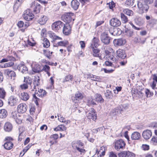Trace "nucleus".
Segmentation results:
<instances>
[{
    "label": "nucleus",
    "mask_w": 157,
    "mask_h": 157,
    "mask_svg": "<svg viewBox=\"0 0 157 157\" xmlns=\"http://www.w3.org/2000/svg\"><path fill=\"white\" fill-rule=\"evenodd\" d=\"M16 122L18 124H20L22 122V118L19 115H18V117L15 119Z\"/></svg>",
    "instance_id": "nucleus-54"
},
{
    "label": "nucleus",
    "mask_w": 157,
    "mask_h": 157,
    "mask_svg": "<svg viewBox=\"0 0 157 157\" xmlns=\"http://www.w3.org/2000/svg\"><path fill=\"white\" fill-rule=\"evenodd\" d=\"M88 105H94L95 103L94 102L93 100L91 98H89L88 100Z\"/></svg>",
    "instance_id": "nucleus-61"
},
{
    "label": "nucleus",
    "mask_w": 157,
    "mask_h": 157,
    "mask_svg": "<svg viewBox=\"0 0 157 157\" xmlns=\"http://www.w3.org/2000/svg\"><path fill=\"white\" fill-rule=\"evenodd\" d=\"M125 32L126 33V35L130 37L132 36L133 34V31L131 30L127 29L126 31Z\"/></svg>",
    "instance_id": "nucleus-57"
},
{
    "label": "nucleus",
    "mask_w": 157,
    "mask_h": 157,
    "mask_svg": "<svg viewBox=\"0 0 157 157\" xmlns=\"http://www.w3.org/2000/svg\"><path fill=\"white\" fill-rule=\"evenodd\" d=\"M48 19V17L46 16L42 15L38 20L39 23L41 25H44Z\"/></svg>",
    "instance_id": "nucleus-26"
},
{
    "label": "nucleus",
    "mask_w": 157,
    "mask_h": 157,
    "mask_svg": "<svg viewBox=\"0 0 157 157\" xmlns=\"http://www.w3.org/2000/svg\"><path fill=\"white\" fill-rule=\"evenodd\" d=\"M34 66L32 68L33 71L35 73H39L42 71V68L41 66L39 64L35 63L34 64Z\"/></svg>",
    "instance_id": "nucleus-25"
},
{
    "label": "nucleus",
    "mask_w": 157,
    "mask_h": 157,
    "mask_svg": "<svg viewBox=\"0 0 157 157\" xmlns=\"http://www.w3.org/2000/svg\"><path fill=\"white\" fill-rule=\"evenodd\" d=\"M6 96V92L4 90L0 88V98L4 99Z\"/></svg>",
    "instance_id": "nucleus-50"
},
{
    "label": "nucleus",
    "mask_w": 157,
    "mask_h": 157,
    "mask_svg": "<svg viewBox=\"0 0 157 157\" xmlns=\"http://www.w3.org/2000/svg\"><path fill=\"white\" fill-rule=\"evenodd\" d=\"M13 146V144L12 142L9 143H5L4 144V147L7 150L11 149Z\"/></svg>",
    "instance_id": "nucleus-36"
},
{
    "label": "nucleus",
    "mask_w": 157,
    "mask_h": 157,
    "mask_svg": "<svg viewBox=\"0 0 157 157\" xmlns=\"http://www.w3.org/2000/svg\"><path fill=\"white\" fill-rule=\"evenodd\" d=\"M93 46L95 47H97L99 45V40L98 38L94 37L93 39Z\"/></svg>",
    "instance_id": "nucleus-47"
},
{
    "label": "nucleus",
    "mask_w": 157,
    "mask_h": 157,
    "mask_svg": "<svg viewBox=\"0 0 157 157\" xmlns=\"http://www.w3.org/2000/svg\"><path fill=\"white\" fill-rule=\"evenodd\" d=\"M28 85L25 83L21 85L20 87L22 89L25 90L28 88Z\"/></svg>",
    "instance_id": "nucleus-58"
},
{
    "label": "nucleus",
    "mask_w": 157,
    "mask_h": 157,
    "mask_svg": "<svg viewBox=\"0 0 157 157\" xmlns=\"http://www.w3.org/2000/svg\"><path fill=\"white\" fill-rule=\"evenodd\" d=\"M138 7L140 8V9L142 10L143 11H147V9H144V6H146V7L147 6V5H145L144 6V7H143V5H142L141 3L139 2L138 4Z\"/></svg>",
    "instance_id": "nucleus-56"
},
{
    "label": "nucleus",
    "mask_w": 157,
    "mask_h": 157,
    "mask_svg": "<svg viewBox=\"0 0 157 157\" xmlns=\"http://www.w3.org/2000/svg\"><path fill=\"white\" fill-rule=\"evenodd\" d=\"M30 5L31 8L30 10L31 11L33 10L36 13H37L40 12V6L39 4L36 2H34L32 3Z\"/></svg>",
    "instance_id": "nucleus-5"
},
{
    "label": "nucleus",
    "mask_w": 157,
    "mask_h": 157,
    "mask_svg": "<svg viewBox=\"0 0 157 157\" xmlns=\"http://www.w3.org/2000/svg\"><path fill=\"white\" fill-rule=\"evenodd\" d=\"M121 17L123 23H125L128 22V18L124 13H121Z\"/></svg>",
    "instance_id": "nucleus-46"
},
{
    "label": "nucleus",
    "mask_w": 157,
    "mask_h": 157,
    "mask_svg": "<svg viewBox=\"0 0 157 157\" xmlns=\"http://www.w3.org/2000/svg\"><path fill=\"white\" fill-rule=\"evenodd\" d=\"M68 44V42L67 40H64L58 42L56 45L54 46H62L65 47Z\"/></svg>",
    "instance_id": "nucleus-38"
},
{
    "label": "nucleus",
    "mask_w": 157,
    "mask_h": 157,
    "mask_svg": "<svg viewBox=\"0 0 157 157\" xmlns=\"http://www.w3.org/2000/svg\"><path fill=\"white\" fill-rule=\"evenodd\" d=\"M72 7L75 10H77L79 7V3L77 0H73L71 2Z\"/></svg>",
    "instance_id": "nucleus-30"
},
{
    "label": "nucleus",
    "mask_w": 157,
    "mask_h": 157,
    "mask_svg": "<svg viewBox=\"0 0 157 157\" xmlns=\"http://www.w3.org/2000/svg\"><path fill=\"white\" fill-rule=\"evenodd\" d=\"M105 94V97L107 99H112L113 97L112 93L109 90H107Z\"/></svg>",
    "instance_id": "nucleus-40"
},
{
    "label": "nucleus",
    "mask_w": 157,
    "mask_h": 157,
    "mask_svg": "<svg viewBox=\"0 0 157 157\" xmlns=\"http://www.w3.org/2000/svg\"><path fill=\"white\" fill-rule=\"evenodd\" d=\"M63 27V33L65 35H69L71 33V30L70 25L68 24H66V25L64 24Z\"/></svg>",
    "instance_id": "nucleus-19"
},
{
    "label": "nucleus",
    "mask_w": 157,
    "mask_h": 157,
    "mask_svg": "<svg viewBox=\"0 0 157 157\" xmlns=\"http://www.w3.org/2000/svg\"><path fill=\"white\" fill-rule=\"evenodd\" d=\"M57 116L58 120L60 122L65 123L66 124H68L70 123V121L69 120H66L63 117H61L60 114H58Z\"/></svg>",
    "instance_id": "nucleus-35"
},
{
    "label": "nucleus",
    "mask_w": 157,
    "mask_h": 157,
    "mask_svg": "<svg viewBox=\"0 0 157 157\" xmlns=\"http://www.w3.org/2000/svg\"><path fill=\"white\" fill-rule=\"evenodd\" d=\"M84 144L80 141H77L73 142L72 143V145L73 147H76V149L78 148H79V147H81L83 146Z\"/></svg>",
    "instance_id": "nucleus-28"
},
{
    "label": "nucleus",
    "mask_w": 157,
    "mask_h": 157,
    "mask_svg": "<svg viewBox=\"0 0 157 157\" xmlns=\"http://www.w3.org/2000/svg\"><path fill=\"white\" fill-rule=\"evenodd\" d=\"M17 69L23 74H26L28 72L27 68L23 62H21L17 67Z\"/></svg>",
    "instance_id": "nucleus-11"
},
{
    "label": "nucleus",
    "mask_w": 157,
    "mask_h": 157,
    "mask_svg": "<svg viewBox=\"0 0 157 157\" xmlns=\"http://www.w3.org/2000/svg\"><path fill=\"white\" fill-rule=\"evenodd\" d=\"M4 74L5 75L10 78V79L15 78L16 76V73L14 71L9 69L4 70Z\"/></svg>",
    "instance_id": "nucleus-9"
},
{
    "label": "nucleus",
    "mask_w": 157,
    "mask_h": 157,
    "mask_svg": "<svg viewBox=\"0 0 157 157\" xmlns=\"http://www.w3.org/2000/svg\"><path fill=\"white\" fill-rule=\"evenodd\" d=\"M31 10H30L28 9L24 11L23 17L25 20L29 21L32 20L33 18L34 15Z\"/></svg>",
    "instance_id": "nucleus-4"
},
{
    "label": "nucleus",
    "mask_w": 157,
    "mask_h": 157,
    "mask_svg": "<svg viewBox=\"0 0 157 157\" xmlns=\"http://www.w3.org/2000/svg\"><path fill=\"white\" fill-rule=\"evenodd\" d=\"M87 117L88 119L95 120L97 118L96 114L93 108H91L90 111L86 114Z\"/></svg>",
    "instance_id": "nucleus-10"
},
{
    "label": "nucleus",
    "mask_w": 157,
    "mask_h": 157,
    "mask_svg": "<svg viewBox=\"0 0 157 157\" xmlns=\"http://www.w3.org/2000/svg\"><path fill=\"white\" fill-rule=\"evenodd\" d=\"M107 5H108V6L110 9H112L113 10V8L115 6V3L112 1L110 2L107 3Z\"/></svg>",
    "instance_id": "nucleus-52"
},
{
    "label": "nucleus",
    "mask_w": 157,
    "mask_h": 157,
    "mask_svg": "<svg viewBox=\"0 0 157 157\" xmlns=\"http://www.w3.org/2000/svg\"><path fill=\"white\" fill-rule=\"evenodd\" d=\"M32 145V144H29L23 149L24 153L21 155L22 156H23L24 155L25 153L29 149Z\"/></svg>",
    "instance_id": "nucleus-53"
},
{
    "label": "nucleus",
    "mask_w": 157,
    "mask_h": 157,
    "mask_svg": "<svg viewBox=\"0 0 157 157\" xmlns=\"http://www.w3.org/2000/svg\"><path fill=\"white\" fill-rule=\"evenodd\" d=\"M116 53L117 56L122 59H124L127 56L125 51L121 49H118Z\"/></svg>",
    "instance_id": "nucleus-18"
},
{
    "label": "nucleus",
    "mask_w": 157,
    "mask_h": 157,
    "mask_svg": "<svg viewBox=\"0 0 157 157\" xmlns=\"http://www.w3.org/2000/svg\"><path fill=\"white\" fill-rule=\"evenodd\" d=\"M14 64V63L12 61H11L9 62L5 63L2 66L1 65V67L2 68L10 67L13 66Z\"/></svg>",
    "instance_id": "nucleus-44"
},
{
    "label": "nucleus",
    "mask_w": 157,
    "mask_h": 157,
    "mask_svg": "<svg viewBox=\"0 0 157 157\" xmlns=\"http://www.w3.org/2000/svg\"><path fill=\"white\" fill-rule=\"evenodd\" d=\"M43 51L44 55L48 59H50V57L52 55V52H50V51L48 50H44Z\"/></svg>",
    "instance_id": "nucleus-49"
},
{
    "label": "nucleus",
    "mask_w": 157,
    "mask_h": 157,
    "mask_svg": "<svg viewBox=\"0 0 157 157\" xmlns=\"http://www.w3.org/2000/svg\"><path fill=\"white\" fill-rule=\"evenodd\" d=\"M110 24L112 26L117 27L121 25V22L118 19L113 18L110 20Z\"/></svg>",
    "instance_id": "nucleus-16"
},
{
    "label": "nucleus",
    "mask_w": 157,
    "mask_h": 157,
    "mask_svg": "<svg viewBox=\"0 0 157 157\" xmlns=\"http://www.w3.org/2000/svg\"><path fill=\"white\" fill-rule=\"evenodd\" d=\"M135 23L139 26H141L144 24V22L143 18L140 17L136 16L134 19Z\"/></svg>",
    "instance_id": "nucleus-20"
},
{
    "label": "nucleus",
    "mask_w": 157,
    "mask_h": 157,
    "mask_svg": "<svg viewBox=\"0 0 157 157\" xmlns=\"http://www.w3.org/2000/svg\"><path fill=\"white\" fill-rule=\"evenodd\" d=\"M142 148L144 150H148L149 149V146L147 144H143L142 145Z\"/></svg>",
    "instance_id": "nucleus-62"
},
{
    "label": "nucleus",
    "mask_w": 157,
    "mask_h": 157,
    "mask_svg": "<svg viewBox=\"0 0 157 157\" xmlns=\"http://www.w3.org/2000/svg\"><path fill=\"white\" fill-rule=\"evenodd\" d=\"M140 137V134L137 132H133L131 135V138L133 140H138Z\"/></svg>",
    "instance_id": "nucleus-31"
},
{
    "label": "nucleus",
    "mask_w": 157,
    "mask_h": 157,
    "mask_svg": "<svg viewBox=\"0 0 157 157\" xmlns=\"http://www.w3.org/2000/svg\"><path fill=\"white\" fill-rule=\"evenodd\" d=\"M105 147L104 146L101 147L98 152V154L100 156H104L105 155Z\"/></svg>",
    "instance_id": "nucleus-41"
},
{
    "label": "nucleus",
    "mask_w": 157,
    "mask_h": 157,
    "mask_svg": "<svg viewBox=\"0 0 157 157\" xmlns=\"http://www.w3.org/2000/svg\"><path fill=\"white\" fill-rule=\"evenodd\" d=\"M125 41L122 39H115L113 40V44L115 46H121L124 44Z\"/></svg>",
    "instance_id": "nucleus-23"
},
{
    "label": "nucleus",
    "mask_w": 157,
    "mask_h": 157,
    "mask_svg": "<svg viewBox=\"0 0 157 157\" xmlns=\"http://www.w3.org/2000/svg\"><path fill=\"white\" fill-rule=\"evenodd\" d=\"M152 132L151 130L147 129L144 131L142 133L143 137L146 140L149 139L151 136Z\"/></svg>",
    "instance_id": "nucleus-22"
},
{
    "label": "nucleus",
    "mask_w": 157,
    "mask_h": 157,
    "mask_svg": "<svg viewBox=\"0 0 157 157\" xmlns=\"http://www.w3.org/2000/svg\"><path fill=\"white\" fill-rule=\"evenodd\" d=\"M64 24L61 21H58L53 23L52 25V29L55 31L61 30Z\"/></svg>",
    "instance_id": "nucleus-3"
},
{
    "label": "nucleus",
    "mask_w": 157,
    "mask_h": 157,
    "mask_svg": "<svg viewBox=\"0 0 157 157\" xmlns=\"http://www.w3.org/2000/svg\"><path fill=\"white\" fill-rule=\"evenodd\" d=\"M104 50L106 54V55L110 56H109L108 59L113 60L114 57L112 55H111L110 54L112 52H113V49L109 46L105 47L104 48Z\"/></svg>",
    "instance_id": "nucleus-13"
},
{
    "label": "nucleus",
    "mask_w": 157,
    "mask_h": 157,
    "mask_svg": "<svg viewBox=\"0 0 157 157\" xmlns=\"http://www.w3.org/2000/svg\"><path fill=\"white\" fill-rule=\"evenodd\" d=\"M24 82L25 83L30 85L31 86V88L32 89L31 85L32 82V79L31 78V77L29 76L24 77Z\"/></svg>",
    "instance_id": "nucleus-33"
},
{
    "label": "nucleus",
    "mask_w": 157,
    "mask_h": 157,
    "mask_svg": "<svg viewBox=\"0 0 157 157\" xmlns=\"http://www.w3.org/2000/svg\"><path fill=\"white\" fill-rule=\"evenodd\" d=\"M151 142L154 144H156L157 143V137L154 136L151 140Z\"/></svg>",
    "instance_id": "nucleus-59"
},
{
    "label": "nucleus",
    "mask_w": 157,
    "mask_h": 157,
    "mask_svg": "<svg viewBox=\"0 0 157 157\" xmlns=\"http://www.w3.org/2000/svg\"><path fill=\"white\" fill-rule=\"evenodd\" d=\"M145 92L147 97L152 96L153 94V93L151 92L150 90L148 89H146L145 90Z\"/></svg>",
    "instance_id": "nucleus-51"
},
{
    "label": "nucleus",
    "mask_w": 157,
    "mask_h": 157,
    "mask_svg": "<svg viewBox=\"0 0 157 157\" xmlns=\"http://www.w3.org/2000/svg\"><path fill=\"white\" fill-rule=\"evenodd\" d=\"M43 44V47L45 48H48L50 46V43L49 40L46 38L44 39Z\"/></svg>",
    "instance_id": "nucleus-42"
},
{
    "label": "nucleus",
    "mask_w": 157,
    "mask_h": 157,
    "mask_svg": "<svg viewBox=\"0 0 157 157\" xmlns=\"http://www.w3.org/2000/svg\"><path fill=\"white\" fill-rule=\"evenodd\" d=\"M95 99L96 101H99L100 103H102L104 101V99L102 98L101 95L100 94H96L95 95Z\"/></svg>",
    "instance_id": "nucleus-37"
},
{
    "label": "nucleus",
    "mask_w": 157,
    "mask_h": 157,
    "mask_svg": "<svg viewBox=\"0 0 157 157\" xmlns=\"http://www.w3.org/2000/svg\"><path fill=\"white\" fill-rule=\"evenodd\" d=\"M7 114V111L5 109L0 110V118H4L6 117Z\"/></svg>",
    "instance_id": "nucleus-39"
},
{
    "label": "nucleus",
    "mask_w": 157,
    "mask_h": 157,
    "mask_svg": "<svg viewBox=\"0 0 157 157\" xmlns=\"http://www.w3.org/2000/svg\"><path fill=\"white\" fill-rule=\"evenodd\" d=\"M27 108V105L25 104L21 103L18 105L17 110L19 113H24L26 112Z\"/></svg>",
    "instance_id": "nucleus-12"
},
{
    "label": "nucleus",
    "mask_w": 157,
    "mask_h": 157,
    "mask_svg": "<svg viewBox=\"0 0 157 157\" xmlns=\"http://www.w3.org/2000/svg\"><path fill=\"white\" fill-rule=\"evenodd\" d=\"M90 48L93 51L92 54L94 56L98 57L100 59H102V58L101 56L99 55L98 54L100 50L97 48V47H94L93 46V44H91L90 46Z\"/></svg>",
    "instance_id": "nucleus-8"
},
{
    "label": "nucleus",
    "mask_w": 157,
    "mask_h": 157,
    "mask_svg": "<svg viewBox=\"0 0 157 157\" xmlns=\"http://www.w3.org/2000/svg\"><path fill=\"white\" fill-rule=\"evenodd\" d=\"M134 0H126L125 4L127 6H132L134 5Z\"/></svg>",
    "instance_id": "nucleus-48"
},
{
    "label": "nucleus",
    "mask_w": 157,
    "mask_h": 157,
    "mask_svg": "<svg viewBox=\"0 0 157 157\" xmlns=\"http://www.w3.org/2000/svg\"><path fill=\"white\" fill-rule=\"evenodd\" d=\"M101 41L105 44H108L110 42V38L106 32L103 33L101 35Z\"/></svg>",
    "instance_id": "nucleus-7"
},
{
    "label": "nucleus",
    "mask_w": 157,
    "mask_h": 157,
    "mask_svg": "<svg viewBox=\"0 0 157 157\" xmlns=\"http://www.w3.org/2000/svg\"><path fill=\"white\" fill-rule=\"evenodd\" d=\"M48 34L49 37L52 39V41H55L56 40H62V38L56 35L55 33L52 31H49Z\"/></svg>",
    "instance_id": "nucleus-15"
},
{
    "label": "nucleus",
    "mask_w": 157,
    "mask_h": 157,
    "mask_svg": "<svg viewBox=\"0 0 157 157\" xmlns=\"http://www.w3.org/2000/svg\"><path fill=\"white\" fill-rule=\"evenodd\" d=\"M46 31L45 29H42L41 32V36L43 37H45L46 35Z\"/></svg>",
    "instance_id": "nucleus-63"
},
{
    "label": "nucleus",
    "mask_w": 157,
    "mask_h": 157,
    "mask_svg": "<svg viewBox=\"0 0 157 157\" xmlns=\"http://www.w3.org/2000/svg\"><path fill=\"white\" fill-rule=\"evenodd\" d=\"M123 12L124 13H125L126 15L129 16H132L133 14V11L128 9H124L123 10Z\"/></svg>",
    "instance_id": "nucleus-43"
},
{
    "label": "nucleus",
    "mask_w": 157,
    "mask_h": 157,
    "mask_svg": "<svg viewBox=\"0 0 157 157\" xmlns=\"http://www.w3.org/2000/svg\"><path fill=\"white\" fill-rule=\"evenodd\" d=\"M40 79L39 76L35 77L33 78V84L34 86L33 87V88L32 89L31 91H34V89H35V91H36L37 90L36 89V87L37 86L40 84Z\"/></svg>",
    "instance_id": "nucleus-24"
},
{
    "label": "nucleus",
    "mask_w": 157,
    "mask_h": 157,
    "mask_svg": "<svg viewBox=\"0 0 157 157\" xmlns=\"http://www.w3.org/2000/svg\"><path fill=\"white\" fill-rule=\"evenodd\" d=\"M115 148L117 151H119L121 149L124 148L126 144L122 139L117 140L115 142Z\"/></svg>",
    "instance_id": "nucleus-2"
},
{
    "label": "nucleus",
    "mask_w": 157,
    "mask_h": 157,
    "mask_svg": "<svg viewBox=\"0 0 157 157\" xmlns=\"http://www.w3.org/2000/svg\"><path fill=\"white\" fill-rule=\"evenodd\" d=\"M38 89V92L36 93V94L37 95V96L42 97L46 94V92L43 89Z\"/></svg>",
    "instance_id": "nucleus-34"
},
{
    "label": "nucleus",
    "mask_w": 157,
    "mask_h": 157,
    "mask_svg": "<svg viewBox=\"0 0 157 157\" xmlns=\"http://www.w3.org/2000/svg\"><path fill=\"white\" fill-rule=\"evenodd\" d=\"M67 129V128L64 125L60 124L54 128V130L55 131H65Z\"/></svg>",
    "instance_id": "nucleus-32"
},
{
    "label": "nucleus",
    "mask_w": 157,
    "mask_h": 157,
    "mask_svg": "<svg viewBox=\"0 0 157 157\" xmlns=\"http://www.w3.org/2000/svg\"><path fill=\"white\" fill-rule=\"evenodd\" d=\"M119 157H135V154L129 151H124L119 153L118 154Z\"/></svg>",
    "instance_id": "nucleus-6"
},
{
    "label": "nucleus",
    "mask_w": 157,
    "mask_h": 157,
    "mask_svg": "<svg viewBox=\"0 0 157 157\" xmlns=\"http://www.w3.org/2000/svg\"><path fill=\"white\" fill-rule=\"evenodd\" d=\"M20 97L21 100L24 101H26L29 98V96L27 93L23 92L21 93Z\"/></svg>",
    "instance_id": "nucleus-29"
},
{
    "label": "nucleus",
    "mask_w": 157,
    "mask_h": 157,
    "mask_svg": "<svg viewBox=\"0 0 157 157\" xmlns=\"http://www.w3.org/2000/svg\"><path fill=\"white\" fill-rule=\"evenodd\" d=\"M50 69V67L47 65H45L44 66L43 68L42 69V71H45V72H47L49 71Z\"/></svg>",
    "instance_id": "nucleus-60"
},
{
    "label": "nucleus",
    "mask_w": 157,
    "mask_h": 157,
    "mask_svg": "<svg viewBox=\"0 0 157 157\" xmlns=\"http://www.w3.org/2000/svg\"><path fill=\"white\" fill-rule=\"evenodd\" d=\"M17 101V99L16 97L13 96H11L8 99V103L10 106H13L16 105Z\"/></svg>",
    "instance_id": "nucleus-14"
},
{
    "label": "nucleus",
    "mask_w": 157,
    "mask_h": 157,
    "mask_svg": "<svg viewBox=\"0 0 157 157\" xmlns=\"http://www.w3.org/2000/svg\"><path fill=\"white\" fill-rule=\"evenodd\" d=\"M12 128L13 127L12 124L9 122H6L4 127L5 130L8 132L11 131L12 130Z\"/></svg>",
    "instance_id": "nucleus-27"
},
{
    "label": "nucleus",
    "mask_w": 157,
    "mask_h": 157,
    "mask_svg": "<svg viewBox=\"0 0 157 157\" xmlns=\"http://www.w3.org/2000/svg\"><path fill=\"white\" fill-rule=\"evenodd\" d=\"M74 16V13H68L64 14L61 17V19L64 21L66 23H69L71 22L72 20L74 21V19L73 18L72 16Z\"/></svg>",
    "instance_id": "nucleus-1"
},
{
    "label": "nucleus",
    "mask_w": 157,
    "mask_h": 157,
    "mask_svg": "<svg viewBox=\"0 0 157 157\" xmlns=\"http://www.w3.org/2000/svg\"><path fill=\"white\" fill-rule=\"evenodd\" d=\"M122 109L120 107H118L113 109L110 112V114L112 116L118 115L121 113Z\"/></svg>",
    "instance_id": "nucleus-17"
},
{
    "label": "nucleus",
    "mask_w": 157,
    "mask_h": 157,
    "mask_svg": "<svg viewBox=\"0 0 157 157\" xmlns=\"http://www.w3.org/2000/svg\"><path fill=\"white\" fill-rule=\"evenodd\" d=\"M83 97L82 94L79 92H78L75 94V96L72 98L73 101L75 103H78V101L81 100Z\"/></svg>",
    "instance_id": "nucleus-21"
},
{
    "label": "nucleus",
    "mask_w": 157,
    "mask_h": 157,
    "mask_svg": "<svg viewBox=\"0 0 157 157\" xmlns=\"http://www.w3.org/2000/svg\"><path fill=\"white\" fill-rule=\"evenodd\" d=\"M134 92H133V90L132 91V94L133 95V94H134L136 92V96H137L138 94L139 95L138 96V97H141L143 96L142 94V92L140 91H138L137 90H136V91H134Z\"/></svg>",
    "instance_id": "nucleus-55"
},
{
    "label": "nucleus",
    "mask_w": 157,
    "mask_h": 157,
    "mask_svg": "<svg viewBox=\"0 0 157 157\" xmlns=\"http://www.w3.org/2000/svg\"><path fill=\"white\" fill-rule=\"evenodd\" d=\"M73 76L71 75H66L63 79V82H65L70 81H71L73 78Z\"/></svg>",
    "instance_id": "nucleus-45"
},
{
    "label": "nucleus",
    "mask_w": 157,
    "mask_h": 157,
    "mask_svg": "<svg viewBox=\"0 0 157 157\" xmlns=\"http://www.w3.org/2000/svg\"><path fill=\"white\" fill-rule=\"evenodd\" d=\"M129 24L131 25L132 28L136 30H139L141 29V28L137 27L135 26L132 23L131 21L129 22Z\"/></svg>",
    "instance_id": "nucleus-64"
}]
</instances>
